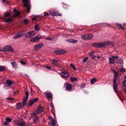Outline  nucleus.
<instances>
[{"label":"nucleus","instance_id":"obj_60","mask_svg":"<svg viewBox=\"0 0 126 126\" xmlns=\"http://www.w3.org/2000/svg\"><path fill=\"white\" fill-rule=\"evenodd\" d=\"M36 19V18L35 17L33 18L32 19V21H33L34 20H35Z\"/></svg>","mask_w":126,"mask_h":126},{"label":"nucleus","instance_id":"obj_10","mask_svg":"<svg viewBox=\"0 0 126 126\" xmlns=\"http://www.w3.org/2000/svg\"><path fill=\"white\" fill-rule=\"evenodd\" d=\"M112 58H109V60L110 63V64H112L114 63V61L115 60L114 59L117 58L118 56H112Z\"/></svg>","mask_w":126,"mask_h":126},{"label":"nucleus","instance_id":"obj_42","mask_svg":"<svg viewBox=\"0 0 126 126\" xmlns=\"http://www.w3.org/2000/svg\"><path fill=\"white\" fill-rule=\"evenodd\" d=\"M120 70L122 72H124L126 71L125 69L123 68H121Z\"/></svg>","mask_w":126,"mask_h":126},{"label":"nucleus","instance_id":"obj_9","mask_svg":"<svg viewBox=\"0 0 126 126\" xmlns=\"http://www.w3.org/2000/svg\"><path fill=\"white\" fill-rule=\"evenodd\" d=\"M25 34V32L23 31L19 32L17 34H16L13 37L14 39L17 38L18 37L23 36Z\"/></svg>","mask_w":126,"mask_h":126},{"label":"nucleus","instance_id":"obj_56","mask_svg":"<svg viewBox=\"0 0 126 126\" xmlns=\"http://www.w3.org/2000/svg\"><path fill=\"white\" fill-rule=\"evenodd\" d=\"M44 15L45 16H48L49 15V14L48 13H45Z\"/></svg>","mask_w":126,"mask_h":126},{"label":"nucleus","instance_id":"obj_18","mask_svg":"<svg viewBox=\"0 0 126 126\" xmlns=\"http://www.w3.org/2000/svg\"><path fill=\"white\" fill-rule=\"evenodd\" d=\"M35 115V117L33 121L34 123H36L37 124H39L40 123V121L39 120V119L37 117V116H36L35 113H34Z\"/></svg>","mask_w":126,"mask_h":126},{"label":"nucleus","instance_id":"obj_51","mask_svg":"<svg viewBox=\"0 0 126 126\" xmlns=\"http://www.w3.org/2000/svg\"><path fill=\"white\" fill-rule=\"evenodd\" d=\"M71 81L72 82H76L77 80V79H71Z\"/></svg>","mask_w":126,"mask_h":126},{"label":"nucleus","instance_id":"obj_37","mask_svg":"<svg viewBox=\"0 0 126 126\" xmlns=\"http://www.w3.org/2000/svg\"><path fill=\"white\" fill-rule=\"evenodd\" d=\"M123 84L124 87H126V79L123 82Z\"/></svg>","mask_w":126,"mask_h":126},{"label":"nucleus","instance_id":"obj_24","mask_svg":"<svg viewBox=\"0 0 126 126\" xmlns=\"http://www.w3.org/2000/svg\"><path fill=\"white\" fill-rule=\"evenodd\" d=\"M49 13L50 15L53 16H55L58 15V13L54 11H50L49 12Z\"/></svg>","mask_w":126,"mask_h":126},{"label":"nucleus","instance_id":"obj_53","mask_svg":"<svg viewBox=\"0 0 126 126\" xmlns=\"http://www.w3.org/2000/svg\"><path fill=\"white\" fill-rule=\"evenodd\" d=\"M0 50L3 51H5V48L4 47V48L3 49H0Z\"/></svg>","mask_w":126,"mask_h":126},{"label":"nucleus","instance_id":"obj_29","mask_svg":"<svg viewBox=\"0 0 126 126\" xmlns=\"http://www.w3.org/2000/svg\"><path fill=\"white\" fill-rule=\"evenodd\" d=\"M11 15V13L10 12H6L4 13V16L5 17H8L10 16Z\"/></svg>","mask_w":126,"mask_h":126},{"label":"nucleus","instance_id":"obj_5","mask_svg":"<svg viewBox=\"0 0 126 126\" xmlns=\"http://www.w3.org/2000/svg\"><path fill=\"white\" fill-rule=\"evenodd\" d=\"M24 4V6L27 7V11L28 13L30 12V4L28 3V0H22Z\"/></svg>","mask_w":126,"mask_h":126},{"label":"nucleus","instance_id":"obj_2","mask_svg":"<svg viewBox=\"0 0 126 126\" xmlns=\"http://www.w3.org/2000/svg\"><path fill=\"white\" fill-rule=\"evenodd\" d=\"M93 37L92 34H87L82 35L81 36V38L85 40H88L91 39Z\"/></svg>","mask_w":126,"mask_h":126},{"label":"nucleus","instance_id":"obj_57","mask_svg":"<svg viewBox=\"0 0 126 126\" xmlns=\"http://www.w3.org/2000/svg\"><path fill=\"white\" fill-rule=\"evenodd\" d=\"M47 68L49 69H50V66H46V67Z\"/></svg>","mask_w":126,"mask_h":126},{"label":"nucleus","instance_id":"obj_30","mask_svg":"<svg viewBox=\"0 0 126 126\" xmlns=\"http://www.w3.org/2000/svg\"><path fill=\"white\" fill-rule=\"evenodd\" d=\"M39 24H36L35 26V29L36 30L38 31L39 30Z\"/></svg>","mask_w":126,"mask_h":126},{"label":"nucleus","instance_id":"obj_55","mask_svg":"<svg viewBox=\"0 0 126 126\" xmlns=\"http://www.w3.org/2000/svg\"><path fill=\"white\" fill-rule=\"evenodd\" d=\"M111 71L113 72L114 73L115 72V71L113 69H111Z\"/></svg>","mask_w":126,"mask_h":126},{"label":"nucleus","instance_id":"obj_34","mask_svg":"<svg viewBox=\"0 0 126 126\" xmlns=\"http://www.w3.org/2000/svg\"><path fill=\"white\" fill-rule=\"evenodd\" d=\"M94 53V51H92L88 52V55L90 56H92L93 55Z\"/></svg>","mask_w":126,"mask_h":126},{"label":"nucleus","instance_id":"obj_11","mask_svg":"<svg viewBox=\"0 0 126 126\" xmlns=\"http://www.w3.org/2000/svg\"><path fill=\"white\" fill-rule=\"evenodd\" d=\"M61 76L63 78H67L69 76V74L67 72L64 71L61 74Z\"/></svg>","mask_w":126,"mask_h":126},{"label":"nucleus","instance_id":"obj_1","mask_svg":"<svg viewBox=\"0 0 126 126\" xmlns=\"http://www.w3.org/2000/svg\"><path fill=\"white\" fill-rule=\"evenodd\" d=\"M120 81L119 79H114L113 80V88L114 90L116 93L117 90V84L120 83Z\"/></svg>","mask_w":126,"mask_h":126},{"label":"nucleus","instance_id":"obj_40","mask_svg":"<svg viewBox=\"0 0 126 126\" xmlns=\"http://www.w3.org/2000/svg\"><path fill=\"white\" fill-rule=\"evenodd\" d=\"M111 42L110 41H108L105 42L104 44L105 45L110 44H111Z\"/></svg>","mask_w":126,"mask_h":126},{"label":"nucleus","instance_id":"obj_43","mask_svg":"<svg viewBox=\"0 0 126 126\" xmlns=\"http://www.w3.org/2000/svg\"><path fill=\"white\" fill-rule=\"evenodd\" d=\"M116 24L117 25H118L120 27V28H121V29L123 30L124 29V28L122 26L121 24H119L118 23H116Z\"/></svg>","mask_w":126,"mask_h":126},{"label":"nucleus","instance_id":"obj_12","mask_svg":"<svg viewBox=\"0 0 126 126\" xmlns=\"http://www.w3.org/2000/svg\"><path fill=\"white\" fill-rule=\"evenodd\" d=\"M49 119L50 120L51 123H50V125L51 126H55L56 122L54 119L52 117H49Z\"/></svg>","mask_w":126,"mask_h":126},{"label":"nucleus","instance_id":"obj_36","mask_svg":"<svg viewBox=\"0 0 126 126\" xmlns=\"http://www.w3.org/2000/svg\"><path fill=\"white\" fill-rule=\"evenodd\" d=\"M96 80V79H91V83L92 84H93Z\"/></svg>","mask_w":126,"mask_h":126},{"label":"nucleus","instance_id":"obj_41","mask_svg":"<svg viewBox=\"0 0 126 126\" xmlns=\"http://www.w3.org/2000/svg\"><path fill=\"white\" fill-rule=\"evenodd\" d=\"M70 66L75 70H77L75 68V66H73V65L72 64V63L70 64Z\"/></svg>","mask_w":126,"mask_h":126},{"label":"nucleus","instance_id":"obj_14","mask_svg":"<svg viewBox=\"0 0 126 126\" xmlns=\"http://www.w3.org/2000/svg\"><path fill=\"white\" fill-rule=\"evenodd\" d=\"M43 108L42 107H39L36 109V114H39L40 113L42 112L43 111Z\"/></svg>","mask_w":126,"mask_h":126},{"label":"nucleus","instance_id":"obj_8","mask_svg":"<svg viewBox=\"0 0 126 126\" xmlns=\"http://www.w3.org/2000/svg\"><path fill=\"white\" fill-rule=\"evenodd\" d=\"M43 44L41 43L35 45L33 47V49L34 50H39L43 46Z\"/></svg>","mask_w":126,"mask_h":126},{"label":"nucleus","instance_id":"obj_61","mask_svg":"<svg viewBox=\"0 0 126 126\" xmlns=\"http://www.w3.org/2000/svg\"><path fill=\"white\" fill-rule=\"evenodd\" d=\"M97 58L98 59H99L100 58V57L99 56H98L97 57Z\"/></svg>","mask_w":126,"mask_h":126},{"label":"nucleus","instance_id":"obj_7","mask_svg":"<svg viewBox=\"0 0 126 126\" xmlns=\"http://www.w3.org/2000/svg\"><path fill=\"white\" fill-rule=\"evenodd\" d=\"M14 83V82H12L11 81L8 79L6 81V82L5 83V87L11 86Z\"/></svg>","mask_w":126,"mask_h":126},{"label":"nucleus","instance_id":"obj_26","mask_svg":"<svg viewBox=\"0 0 126 126\" xmlns=\"http://www.w3.org/2000/svg\"><path fill=\"white\" fill-rule=\"evenodd\" d=\"M7 68L5 67V66H3L0 65V72H1L3 71L4 69H7Z\"/></svg>","mask_w":126,"mask_h":126},{"label":"nucleus","instance_id":"obj_50","mask_svg":"<svg viewBox=\"0 0 126 126\" xmlns=\"http://www.w3.org/2000/svg\"><path fill=\"white\" fill-rule=\"evenodd\" d=\"M25 95L26 96V97H28V96L29 95V93L28 92H25Z\"/></svg>","mask_w":126,"mask_h":126},{"label":"nucleus","instance_id":"obj_25","mask_svg":"<svg viewBox=\"0 0 126 126\" xmlns=\"http://www.w3.org/2000/svg\"><path fill=\"white\" fill-rule=\"evenodd\" d=\"M11 64L12 67L15 68H16L17 67V65L16 64L15 62H11Z\"/></svg>","mask_w":126,"mask_h":126},{"label":"nucleus","instance_id":"obj_44","mask_svg":"<svg viewBox=\"0 0 126 126\" xmlns=\"http://www.w3.org/2000/svg\"><path fill=\"white\" fill-rule=\"evenodd\" d=\"M114 79H116V77L118 76V74L116 72H115L114 73Z\"/></svg>","mask_w":126,"mask_h":126},{"label":"nucleus","instance_id":"obj_45","mask_svg":"<svg viewBox=\"0 0 126 126\" xmlns=\"http://www.w3.org/2000/svg\"><path fill=\"white\" fill-rule=\"evenodd\" d=\"M87 59H88V57H86V58H84V59H83L82 60V61H83V62L85 63L86 62V61Z\"/></svg>","mask_w":126,"mask_h":126},{"label":"nucleus","instance_id":"obj_23","mask_svg":"<svg viewBox=\"0 0 126 126\" xmlns=\"http://www.w3.org/2000/svg\"><path fill=\"white\" fill-rule=\"evenodd\" d=\"M94 46L98 47H102L103 46V44L99 43H95L94 45Z\"/></svg>","mask_w":126,"mask_h":126},{"label":"nucleus","instance_id":"obj_21","mask_svg":"<svg viewBox=\"0 0 126 126\" xmlns=\"http://www.w3.org/2000/svg\"><path fill=\"white\" fill-rule=\"evenodd\" d=\"M66 41L67 42L71 43H75L78 42V41L77 40L73 39L67 40Z\"/></svg>","mask_w":126,"mask_h":126},{"label":"nucleus","instance_id":"obj_47","mask_svg":"<svg viewBox=\"0 0 126 126\" xmlns=\"http://www.w3.org/2000/svg\"><path fill=\"white\" fill-rule=\"evenodd\" d=\"M85 86V84H82L81 86V88H84Z\"/></svg>","mask_w":126,"mask_h":126},{"label":"nucleus","instance_id":"obj_54","mask_svg":"<svg viewBox=\"0 0 126 126\" xmlns=\"http://www.w3.org/2000/svg\"><path fill=\"white\" fill-rule=\"evenodd\" d=\"M6 99H8L9 100H12L13 99L12 98H10V97H8L6 98Z\"/></svg>","mask_w":126,"mask_h":126},{"label":"nucleus","instance_id":"obj_35","mask_svg":"<svg viewBox=\"0 0 126 126\" xmlns=\"http://www.w3.org/2000/svg\"><path fill=\"white\" fill-rule=\"evenodd\" d=\"M6 121L8 123L12 121V120L9 117L6 118Z\"/></svg>","mask_w":126,"mask_h":126},{"label":"nucleus","instance_id":"obj_28","mask_svg":"<svg viewBox=\"0 0 126 126\" xmlns=\"http://www.w3.org/2000/svg\"><path fill=\"white\" fill-rule=\"evenodd\" d=\"M28 97H26L23 100V103H22L24 105V106H25L26 104H25V103L27 101V99L28 98Z\"/></svg>","mask_w":126,"mask_h":126},{"label":"nucleus","instance_id":"obj_19","mask_svg":"<svg viewBox=\"0 0 126 126\" xmlns=\"http://www.w3.org/2000/svg\"><path fill=\"white\" fill-rule=\"evenodd\" d=\"M14 12H15V14L13 16V17H16L18 16L19 14L20 13L19 11H17L15 9H14Z\"/></svg>","mask_w":126,"mask_h":126},{"label":"nucleus","instance_id":"obj_32","mask_svg":"<svg viewBox=\"0 0 126 126\" xmlns=\"http://www.w3.org/2000/svg\"><path fill=\"white\" fill-rule=\"evenodd\" d=\"M29 104L30 106H31L34 103L32 100H29Z\"/></svg>","mask_w":126,"mask_h":126},{"label":"nucleus","instance_id":"obj_63","mask_svg":"<svg viewBox=\"0 0 126 126\" xmlns=\"http://www.w3.org/2000/svg\"><path fill=\"white\" fill-rule=\"evenodd\" d=\"M71 79H77L75 77H71Z\"/></svg>","mask_w":126,"mask_h":126},{"label":"nucleus","instance_id":"obj_13","mask_svg":"<svg viewBox=\"0 0 126 126\" xmlns=\"http://www.w3.org/2000/svg\"><path fill=\"white\" fill-rule=\"evenodd\" d=\"M5 50L6 51H9L11 52H13L14 50L11 48L10 46H7L4 47Z\"/></svg>","mask_w":126,"mask_h":126},{"label":"nucleus","instance_id":"obj_46","mask_svg":"<svg viewBox=\"0 0 126 126\" xmlns=\"http://www.w3.org/2000/svg\"><path fill=\"white\" fill-rule=\"evenodd\" d=\"M20 62V63L22 65H25L26 64V63L23 61H21Z\"/></svg>","mask_w":126,"mask_h":126},{"label":"nucleus","instance_id":"obj_52","mask_svg":"<svg viewBox=\"0 0 126 126\" xmlns=\"http://www.w3.org/2000/svg\"><path fill=\"white\" fill-rule=\"evenodd\" d=\"M96 57L95 55H93L92 56V59H94Z\"/></svg>","mask_w":126,"mask_h":126},{"label":"nucleus","instance_id":"obj_49","mask_svg":"<svg viewBox=\"0 0 126 126\" xmlns=\"http://www.w3.org/2000/svg\"><path fill=\"white\" fill-rule=\"evenodd\" d=\"M28 20L27 19H25L24 20V23L26 24L27 23L28 21Z\"/></svg>","mask_w":126,"mask_h":126},{"label":"nucleus","instance_id":"obj_58","mask_svg":"<svg viewBox=\"0 0 126 126\" xmlns=\"http://www.w3.org/2000/svg\"><path fill=\"white\" fill-rule=\"evenodd\" d=\"M46 39L48 40H50V39L49 37H47V38Z\"/></svg>","mask_w":126,"mask_h":126},{"label":"nucleus","instance_id":"obj_22","mask_svg":"<svg viewBox=\"0 0 126 126\" xmlns=\"http://www.w3.org/2000/svg\"><path fill=\"white\" fill-rule=\"evenodd\" d=\"M1 18L4 20V21L5 22H10L12 21V19L10 18L5 19L4 17H1Z\"/></svg>","mask_w":126,"mask_h":126},{"label":"nucleus","instance_id":"obj_27","mask_svg":"<svg viewBox=\"0 0 126 126\" xmlns=\"http://www.w3.org/2000/svg\"><path fill=\"white\" fill-rule=\"evenodd\" d=\"M51 107L52 108V113L53 114L55 117V113L54 112H53L54 111V107L53 105V104L52 103H51Z\"/></svg>","mask_w":126,"mask_h":126},{"label":"nucleus","instance_id":"obj_62","mask_svg":"<svg viewBox=\"0 0 126 126\" xmlns=\"http://www.w3.org/2000/svg\"><path fill=\"white\" fill-rule=\"evenodd\" d=\"M2 0V2L3 3H4L5 2L6 0Z\"/></svg>","mask_w":126,"mask_h":126},{"label":"nucleus","instance_id":"obj_16","mask_svg":"<svg viewBox=\"0 0 126 126\" xmlns=\"http://www.w3.org/2000/svg\"><path fill=\"white\" fill-rule=\"evenodd\" d=\"M66 51H64L62 49H60L56 51H55V53L56 54L59 55L61 54H64L66 53Z\"/></svg>","mask_w":126,"mask_h":126},{"label":"nucleus","instance_id":"obj_64","mask_svg":"<svg viewBox=\"0 0 126 126\" xmlns=\"http://www.w3.org/2000/svg\"><path fill=\"white\" fill-rule=\"evenodd\" d=\"M58 15L59 16H61V14H59Z\"/></svg>","mask_w":126,"mask_h":126},{"label":"nucleus","instance_id":"obj_4","mask_svg":"<svg viewBox=\"0 0 126 126\" xmlns=\"http://www.w3.org/2000/svg\"><path fill=\"white\" fill-rule=\"evenodd\" d=\"M35 34L34 31H32L26 33L25 35V36L27 38H29L34 36Z\"/></svg>","mask_w":126,"mask_h":126},{"label":"nucleus","instance_id":"obj_3","mask_svg":"<svg viewBox=\"0 0 126 126\" xmlns=\"http://www.w3.org/2000/svg\"><path fill=\"white\" fill-rule=\"evenodd\" d=\"M43 38V37L39 35H37L36 37L31 38L30 39V41L33 42H35L39 41V40Z\"/></svg>","mask_w":126,"mask_h":126},{"label":"nucleus","instance_id":"obj_38","mask_svg":"<svg viewBox=\"0 0 126 126\" xmlns=\"http://www.w3.org/2000/svg\"><path fill=\"white\" fill-rule=\"evenodd\" d=\"M38 99V98H36L32 100L34 103L36 102Z\"/></svg>","mask_w":126,"mask_h":126},{"label":"nucleus","instance_id":"obj_20","mask_svg":"<svg viewBox=\"0 0 126 126\" xmlns=\"http://www.w3.org/2000/svg\"><path fill=\"white\" fill-rule=\"evenodd\" d=\"M72 86L70 84H67L66 85V88L67 91H69L72 89Z\"/></svg>","mask_w":126,"mask_h":126},{"label":"nucleus","instance_id":"obj_48","mask_svg":"<svg viewBox=\"0 0 126 126\" xmlns=\"http://www.w3.org/2000/svg\"><path fill=\"white\" fill-rule=\"evenodd\" d=\"M8 122L6 121V122H5L4 124L5 125H8L9 124L8 123Z\"/></svg>","mask_w":126,"mask_h":126},{"label":"nucleus","instance_id":"obj_33","mask_svg":"<svg viewBox=\"0 0 126 126\" xmlns=\"http://www.w3.org/2000/svg\"><path fill=\"white\" fill-rule=\"evenodd\" d=\"M58 61L53 60H52V64L54 65H55L57 64Z\"/></svg>","mask_w":126,"mask_h":126},{"label":"nucleus","instance_id":"obj_39","mask_svg":"<svg viewBox=\"0 0 126 126\" xmlns=\"http://www.w3.org/2000/svg\"><path fill=\"white\" fill-rule=\"evenodd\" d=\"M38 99V98H36L32 100L34 103L36 102Z\"/></svg>","mask_w":126,"mask_h":126},{"label":"nucleus","instance_id":"obj_59","mask_svg":"<svg viewBox=\"0 0 126 126\" xmlns=\"http://www.w3.org/2000/svg\"><path fill=\"white\" fill-rule=\"evenodd\" d=\"M124 92L126 94V88H125L124 89Z\"/></svg>","mask_w":126,"mask_h":126},{"label":"nucleus","instance_id":"obj_6","mask_svg":"<svg viewBox=\"0 0 126 126\" xmlns=\"http://www.w3.org/2000/svg\"><path fill=\"white\" fill-rule=\"evenodd\" d=\"M17 125L18 126H25V122L23 119L21 118L19 120L17 124Z\"/></svg>","mask_w":126,"mask_h":126},{"label":"nucleus","instance_id":"obj_17","mask_svg":"<svg viewBox=\"0 0 126 126\" xmlns=\"http://www.w3.org/2000/svg\"><path fill=\"white\" fill-rule=\"evenodd\" d=\"M45 93L46 94V96L47 98L49 99H51L52 98V93L50 92L47 93V92H46L44 93Z\"/></svg>","mask_w":126,"mask_h":126},{"label":"nucleus","instance_id":"obj_15","mask_svg":"<svg viewBox=\"0 0 126 126\" xmlns=\"http://www.w3.org/2000/svg\"><path fill=\"white\" fill-rule=\"evenodd\" d=\"M24 106V104H23L22 103H19L16 104V108L18 109H19L22 108Z\"/></svg>","mask_w":126,"mask_h":126},{"label":"nucleus","instance_id":"obj_31","mask_svg":"<svg viewBox=\"0 0 126 126\" xmlns=\"http://www.w3.org/2000/svg\"><path fill=\"white\" fill-rule=\"evenodd\" d=\"M118 62H117V63L120 64H122L123 63V60L121 59H119L118 60Z\"/></svg>","mask_w":126,"mask_h":126}]
</instances>
